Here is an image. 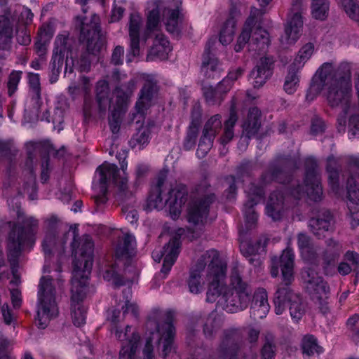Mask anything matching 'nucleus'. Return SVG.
Listing matches in <instances>:
<instances>
[{
    "mask_svg": "<svg viewBox=\"0 0 359 359\" xmlns=\"http://www.w3.org/2000/svg\"><path fill=\"white\" fill-rule=\"evenodd\" d=\"M306 177L304 185L306 190L302 189L298 184L296 189L291 191V195L298 199L306 195L311 200L318 201L321 199L323 189L320 185V179L318 175L317 163L313 158H308L305 162Z\"/></svg>",
    "mask_w": 359,
    "mask_h": 359,
    "instance_id": "2eb2a0df",
    "label": "nucleus"
},
{
    "mask_svg": "<svg viewBox=\"0 0 359 359\" xmlns=\"http://www.w3.org/2000/svg\"><path fill=\"white\" fill-rule=\"evenodd\" d=\"M62 285L60 280H55L49 276H43L40 279L35 318V323L39 328H46L50 321L57 316L55 293L57 288H60Z\"/></svg>",
    "mask_w": 359,
    "mask_h": 359,
    "instance_id": "423d86ee",
    "label": "nucleus"
},
{
    "mask_svg": "<svg viewBox=\"0 0 359 359\" xmlns=\"http://www.w3.org/2000/svg\"><path fill=\"white\" fill-rule=\"evenodd\" d=\"M157 92L156 83L151 79H146L140 90L138 100L135 104L137 113L141 116L151 105V102Z\"/></svg>",
    "mask_w": 359,
    "mask_h": 359,
    "instance_id": "473e14b6",
    "label": "nucleus"
},
{
    "mask_svg": "<svg viewBox=\"0 0 359 359\" xmlns=\"http://www.w3.org/2000/svg\"><path fill=\"white\" fill-rule=\"evenodd\" d=\"M305 287L312 301L318 306L320 312L327 315L330 312L328 299L330 288L323 277L313 270L308 269L304 275Z\"/></svg>",
    "mask_w": 359,
    "mask_h": 359,
    "instance_id": "4468645a",
    "label": "nucleus"
},
{
    "mask_svg": "<svg viewBox=\"0 0 359 359\" xmlns=\"http://www.w3.org/2000/svg\"><path fill=\"white\" fill-rule=\"evenodd\" d=\"M1 313L6 324L10 325L15 319V314L9 309V306L5 304L1 307Z\"/></svg>",
    "mask_w": 359,
    "mask_h": 359,
    "instance_id": "0e129e2a",
    "label": "nucleus"
},
{
    "mask_svg": "<svg viewBox=\"0 0 359 359\" xmlns=\"http://www.w3.org/2000/svg\"><path fill=\"white\" fill-rule=\"evenodd\" d=\"M96 100L100 109L105 111L111 104V93L109 83L106 80L98 81L96 84Z\"/></svg>",
    "mask_w": 359,
    "mask_h": 359,
    "instance_id": "a19ab883",
    "label": "nucleus"
},
{
    "mask_svg": "<svg viewBox=\"0 0 359 359\" xmlns=\"http://www.w3.org/2000/svg\"><path fill=\"white\" fill-rule=\"evenodd\" d=\"M239 341L240 335L236 330L224 332L217 349L218 359H256V353L251 349L245 352L243 355L238 357L240 354Z\"/></svg>",
    "mask_w": 359,
    "mask_h": 359,
    "instance_id": "6ab92c4d",
    "label": "nucleus"
},
{
    "mask_svg": "<svg viewBox=\"0 0 359 359\" xmlns=\"http://www.w3.org/2000/svg\"><path fill=\"white\" fill-rule=\"evenodd\" d=\"M98 175V187L101 192H107V187L109 182H113L118 187L121 191H124L128 187V179L126 177L120 176V170L118 167L108 162L103 163L96 170Z\"/></svg>",
    "mask_w": 359,
    "mask_h": 359,
    "instance_id": "aec40b11",
    "label": "nucleus"
},
{
    "mask_svg": "<svg viewBox=\"0 0 359 359\" xmlns=\"http://www.w3.org/2000/svg\"><path fill=\"white\" fill-rule=\"evenodd\" d=\"M69 237V233H65L59 238L55 231H47L42 243L43 250L46 258L50 257L51 253L57 251H63Z\"/></svg>",
    "mask_w": 359,
    "mask_h": 359,
    "instance_id": "72a5a7b5",
    "label": "nucleus"
},
{
    "mask_svg": "<svg viewBox=\"0 0 359 359\" xmlns=\"http://www.w3.org/2000/svg\"><path fill=\"white\" fill-rule=\"evenodd\" d=\"M122 309L123 310V314L120 315V320L118 322V327L119 330H122L120 326V323L123 320L124 316L127 313H130L134 317H137L138 315V306L136 305V304L130 302L129 300H126L124 305L121 306ZM119 312L121 313V311L119 310H112L111 311H109L108 316H107V321L110 323V321L109 320V317L111 316L113 312Z\"/></svg>",
    "mask_w": 359,
    "mask_h": 359,
    "instance_id": "5fc2aeb1",
    "label": "nucleus"
},
{
    "mask_svg": "<svg viewBox=\"0 0 359 359\" xmlns=\"http://www.w3.org/2000/svg\"><path fill=\"white\" fill-rule=\"evenodd\" d=\"M262 10L255 7L251 8L249 17L243 25L235 45V50L240 52L252 36V41L257 45L259 50H264L270 43L269 33L259 25V18L262 15Z\"/></svg>",
    "mask_w": 359,
    "mask_h": 359,
    "instance_id": "1a4fd4ad",
    "label": "nucleus"
},
{
    "mask_svg": "<svg viewBox=\"0 0 359 359\" xmlns=\"http://www.w3.org/2000/svg\"><path fill=\"white\" fill-rule=\"evenodd\" d=\"M76 243L77 241L74 238L72 244V253L75 257L73 260L72 278H74V271L77 270L81 271V274L86 275V281H88L93 264V242L89 236L85 235L80 240L77 247Z\"/></svg>",
    "mask_w": 359,
    "mask_h": 359,
    "instance_id": "dca6fc26",
    "label": "nucleus"
},
{
    "mask_svg": "<svg viewBox=\"0 0 359 359\" xmlns=\"http://www.w3.org/2000/svg\"><path fill=\"white\" fill-rule=\"evenodd\" d=\"M142 18L138 13L130 15L128 22V34L130 38V48L133 56L140 54V29L142 27Z\"/></svg>",
    "mask_w": 359,
    "mask_h": 359,
    "instance_id": "2f4dec72",
    "label": "nucleus"
},
{
    "mask_svg": "<svg viewBox=\"0 0 359 359\" xmlns=\"http://www.w3.org/2000/svg\"><path fill=\"white\" fill-rule=\"evenodd\" d=\"M18 223L8 222L6 226L9 232L7 238V249L8 257L15 259L26 246H32L35 241L34 236L39 226V221L32 216L21 218L18 215Z\"/></svg>",
    "mask_w": 359,
    "mask_h": 359,
    "instance_id": "39448f33",
    "label": "nucleus"
},
{
    "mask_svg": "<svg viewBox=\"0 0 359 359\" xmlns=\"http://www.w3.org/2000/svg\"><path fill=\"white\" fill-rule=\"evenodd\" d=\"M65 54L57 53L53 51L50 62L51 72L53 76H57L63 65Z\"/></svg>",
    "mask_w": 359,
    "mask_h": 359,
    "instance_id": "4d7b16f0",
    "label": "nucleus"
},
{
    "mask_svg": "<svg viewBox=\"0 0 359 359\" xmlns=\"http://www.w3.org/2000/svg\"><path fill=\"white\" fill-rule=\"evenodd\" d=\"M68 36L65 34L58 35L55 41L54 52L57 53L67 54V59L65 62V73H72L74 67V62L72 58H68V47H67Z\"/></svg>",
    "mask_w": 359,
    "mask_h": 359,
    "instance_id": "37998d69",
    "label": "nucleus"
},
{
    "mask_svg": "<svg viewBox=\"0 0 359 359\" xmlns=\"http://www.w3.org/2000/svg\"><path fill=\"white\" fill-rule=\"evenodd\" d=\"M180 238L175 236L164 246L163 252L154 250L152 252V257L155 262H159L162 257H164L161 270V273L163 274V278H165L175 264L180 252Z\"/></svg>",
    "mask_w": 359,
    "mask_h": 359,
    "instance_id": "4be33fe9",
    "label": "nucleus"
},
{
    "mask_svg": "<svg viewBox=\"0 0 359 359\" xmlns=\"http://www.w3.org/2000/svg\"><path fill=\"white\" fill-rule=\"evenodd\" d=\"M45 147L41 142H29L26 145L27 160L26 161V166L27 167L28 175L26 181L23 184V191L25 194H27L31 199L35 198L36 192V185L35 176L33 173V159L36 154L41 151L42 148Z\"/></svg>",
    "mask_w": 359,
    "mask_h": 359,
    "instance_id": "393cba45",
    "label": "nucleus"
},
{
    "mask_svg": "<svg viewBox=\"0 0 359 359\" xmlns=\"http://www.w3.org/2000/svg\"><path fill=\"white\" fill-rule=\"evenodd\" d=\"M236 10H231L229 18L222 25L219 32V41L223 44H229L233 41L236 24V17L238 15Z\"/></svg>",
    "mask_w": 359,
    "mask_h": 359,
    "instance_id": "4c0bfd02",
    "label": "nucleus"
},
{
    "mask_svg": "<svg viewBox=\"0 0 359 359\" xmlns=\"http://www.w3.org/2000/svg\"><path fill=\"white\" fill-rule=\"evenodd\" d=\"M86 276L76 270L72 278L71 288V316L76 326H81L86 323V308L83 302L86 294Z\"/></svg>",
    "mask_w": 359,
    "mask_h": 359,
    "instance_id": "ddd939ff",
    "label": "nucleus"
},
{
    "mask_svg": "<svg viewBox=\"0 0 359 359\" xmlns=\"http://www.w3.org/2000/svg\"><path fill=\"white\" fill-rule=\"evenodd\" d=\"M136 242L135 237L129 233L123 235L118 240L115 248L116 256L118 258L129 257L134 255Z\"/></svg>",
    "mask_w": 359,
    "mask_h": 359,
    "instance_id": "e433bc0d",
    "label": "nucleus"
},
{
    "mask_svg": "<svg viewBox=\"0 0 359 359\" xmlns=\"http://www.w3.org/2000/svg\"><path fill=\"white\" fill-rule=\"evenodd\" d=\"M314 53V44L311 42L304 44L299 50L293 62L290 66L297 70L304 67L305 63L311 58Z\"/></svg>",
    "mask_w": 359,
    "mask_h": 359,
    "instance_id": "c03bdc74",
    "label": "nucleus"
},
{
    "mask_svg": "<svg viewBox=\"0 0 359 359\" xmlns=\"http://www.w3.org/2000/svg\"><path fill=\"white\" fill-rule=\"evenodd\" d=\"M126 77V74L121 73L117 69L114 71L111 76L112 80L117 83L115 88V94L116 95L118 107L126 104L136 87V81L133 79L126 83H121Z\"/></svg>",
    "mask_w": 359,
    "mask_h": 359,
    "instance_id": "bb28decb",
    "label": "nucleus"
},
{
    "mask_svg": "<svg viewBox=\"0 0 359 359\" xmlns=\"http://www.w3.org/2000/svg\"><path fill=\"white\" fill-rule=\"evenodd\" d=\"M222 128V117L219 114L211 116L205 123L201 138L197 154L205 156L211 149L213 141Z\"/></svg>",
    "mask_w": 359,
    "mask_h": 359,
    "instance_id": "b1692460",
    "label": "nucleus"
},
{
    "mask_svg": "<svg viewBox=\"0 0 359 359\" xmlns=\"http://www.w3.org/2000/svg\"><path fill=\"white\" fill-rule=\"evenodd\" d=\"M154 128L155 124L153 122H149L146 126H142L130 140L132 147L138 149H143L149 142L151 135Z\"/></svg>",
    "mask_w": 359,
    "mask_h": 359,
    "instance_id": "ea45409f",
    "label": "nucleus"
},
{
    "mask_svg": "<svg viewBox=\"0 0 359 359\" xmlns=\"http://www.w3.org/2000/svg\"><path fill=\"white\" fill-rule=\"evenodd\" d=\"M165 180V173L158 176L156 184L151 187L145 209L147 211L161 210L168 205L171 217L175 219L180 216L182 205L187 201V189L183 184H175L163 196L162 194L166 189Z\"/></svg>",
    "mask_w": 359,
    "mask_h": 359,
    "instance_id": "20e7f679",
    "label": "nucleus"
},
{
    "mask_svg": "<svg viewBox=\"0 0 359 359\" xmlns=\"http://www.w3.org/2000/svg\"><path fill=\"white\" fill-rule=\"evenodd\" d=\"M359 321V315L354 314L347 320V327L353 332L352 337L355 341H359V324L357 327V323Z\"/></svg>",
    "mask_w": 359,
    "mask_h": 359,
    "instance_id": "052dcab7",
    "label": "nucleus"
},
{
    "mask_svg": "<svg viewBox=\"0 0 359 359\" xmlns=\"http://www.w3.org/2000/svg\"><path fill=\"white\" fill-rule=\"evenodd\" d=\"M329 11V2L327 0H312L311 14L312 16L320 20L327 18Z\"/></svg>",
    "mask_w": 359,
    "mask_h": 359,
    "instance_id": "de8ad7c7",
    "label": "nucleus"
},
{
    "mask_svg": "<svg viewBox=\"0 0 359 359\" xmlns=\"http://www.w3.org/2000/svg\"><path fill=\"white\" fill-rule=\"evenodd\" d=\"M155 36L154 44L151 48L150 56L160 60H166L172 48L169 41L160 32V11L158 8L150 11L147 15L146 27L142 35V40L146 41L151 36Z\"/></svg>",
    "mask_w": 359,
    "mask_h": 359,
    "instance_id": "9d476101",
    "label": "nucleus"
},
{
    "mask_svg": "<svg viewBox=\"0 0 359 359\" xmlns=\"http://www.w3.org/2000/svg\"><path fill=\"white\" fill-rule=\"evenodd\" d=\"M250 306V315L255 319L266 317L270 310L268 295L265 289L258 288L254 293Z\"/></svg>",
    "mask_w": 359,
    "mask_h": 359,
    "instance_id": "7c9ffc66",
    "label": "nucleus"
},
{
    "mask_svg": "<svg viewBox=\"0 0 359 359\" xmlns=\"http://www.w3.org/2000/svg\"><path fill=\"white\" fill-rule=\"evenodd\" d=\"M274 346L271 343H266L262 350V359H273Z\"/></svg>",
    "mask_w": 359,
    "mask_h": 359,
    "instance_id": "774afa93",
    "label": "nucleus"
},
{
    "mask_svg": "<svg viewBox=\"0 0 359 359\" xmlns=\"http://www.w3.org/2000/svg\"><path fill=\"white\" fill-rule=\"evenodd\" d=\"M342 246L337 241L332 238H330L326 241V250L324 254V258L325 260H335L341 252Z\"/></svg>",
    "mask_w": 359,
    "mask_h": 359,
    "instance_id": "603ef678",
    "label": "nucleus"
},
{
    "mask_svg": "<svg viewBox=\"0 0 359 359\" xmlns=\"http://www.w3.org/2000/svg\"><path fill=\"white\" fill-rule=\"evenodd\" d=\"M220 321L215 316H210L204 325L203 332L207 338H212L220 327Z\"/></svg>",
    "mask_w": 359,
    "mask_h": 359,
    "instance_id": "6e6d98bb",
    "label": "nucleus"
},
{
    "mask_svg": "<svg viewBox=\"0 0 359 359\" xmlns=\"http://www.w3.org/2000/svg\"><path fill=\"white\" fill-rule=\"evenodd\" d=\"M302 10V0H294L285 27V32L280 39L283 48H287L299 39L303 27Z\"/></svg>",
    "mask_w": 359,
    "mask_h": 359,
    "instance_id": "f3484780",
    "label": "nucleus"
},
{
    "mask_svg": "<svg viewBox=\"0 0 359 359\" xmlns=\"http://www.w3.org/2000/svg\"><path fill=\"white\" fill-rule=\"evenodd\" d=\"M196 194L192 196L187 208V221L194 225L203 224L207 219L209 206L214 201L215 196L202 190L196 189Z\"/></svg>",
    "mask_w": 359,
    "mask_h": 359,
    "instance_id": "a211bd4d",
    "label": "nucleus"
},
{
    "mask_svg": "<svg viewBox=\"0 0 359 359\" xmlns=\"http://www.w3.org/2000/svg\"><path fill=\"white\" fill-rule=\"evenodd\" d=\"M22 72L20 71H13L8 78V95L12 96V95L15 92L18 88V85L21 79Z\"/></svg>",
    "mask_w": 359,
    "mask_h": 359,
    "instance_id": "13d9d810",
    "label": "nucleus"
},
{
    "mask_svg": "<svg viewBox=\"0 0 359 359\" xmlns=\"http://www.w3.org/2000/svg\"><path fill=\"white\" fill-rule=\"evenodd\" d=\"M76 26L80 29V41L85 44L87 51L95 55L103 46L101 37L100 18L96 14L90 17L79 15L76 18Z\"/></svg>",
    "mask_w": 359,
    "mask_h": 359,
    "instance_id": "f8f14e48",
    "label": "nucleus"
},
{
    "mask_svg": "<svg viewBox=\"0 0 359 359\" xmlns=\"http://www.w3.org/2000/svg\"><path fill=\"white\" fill-rule=\"evenodd\" d=\"M124 105L125 104L118 107V105L117 104V109L111 113V116L109 118V126L113 133H116L119 130L121 123L120 111Z\"/></svg>",
    "mask_w": 359,
    "mask_h": 359,
    "instance_id": "bf43d9fd",
    "label": "nucleus"
},
{
    "mask_svg": "<svg viewBox=\"0 0 359 359\" xmlns=\"http://www.w3.org/2000/svg\"><path fill=\"white\" fill-rule=\"evenodd\" d=\"M10 342L4 336H0V359H9L8 356V348Z\"/></svg>",
    "mask_w": 359,
    "mask_h": 359,
    "instance_id": "338daca9",
    "label": "nucleus"
},
{
    "mask_svg": "<svg viewBox=\"0 0 359 359\" xmlns=\"http://www.w3.org/2000/svg\"><path fill=\"white\" fill-rule=\"evenodd\" d=\"M347 15L355 21H359V4L354 0H339Z\"/></svg>",
    "mask_w": 359,
    "mask_h": 359,
    "instance_id": "864d4df0",
    "label": "nucleus"
},
{
    "mask_svg": "<svg viewBox=\"0 0 359 359\" xmlns=\"http://www.w3.org/2000/svg\"><path fill=\"white\" fill-rule=\"evenodd\" d=\"M207 252L208 251L201 255L190 271L187 284L190 292L193 294H198L203 290L205 279L208 282V288H210L212 280L208 279V274L211 262L208 259L204 258Z\"/></svg>",
    "mask_w": 359,
    "mask_h": 359,
    "instance_id": "412c9836",
    "label": "nucleus"
},
{
    "mask_svg": "<svg viewBox=\"0 0 359 359\" xmlns=\"http://www.w3.org/2000/svg\"><path fill=\"white\" fill-rule=\"evenodd\" d=\"M119 312H113L109 317L110 331L121 344L119 359H135V355L140 343V335L135 328L126 325L124 330H119Z\"/></svg>",
    "mask_w": 359,
    "mask_h": 359,
    "instance_id": "9b49d317",
    "label": "nucleus"
},
{
    "mask_svg": "<svg viewBox=\"0 0 359 359\" xmlns=\"http://www.w3.org/2000/svg\"><path fill=\"white\" fill-rule=\"evenodd\" d=\"M351 166L353 173L347 182V206L352 215L359 211V158H350Z\"/></svg>",
    "mask_w": 359,
    "mask_h": 359,
    "instance_id": "5701e85b",
    "label": "nucleus"
},
{
    "mask_svg": "<svg viewBox=\"0 0 359 359\" xmlns=\"http://www.w3.org/2000/svg\"><path fill=\"white\" fill-rule=\"evenodd\" d=\"M238 121L236 111V101L233 98L229 118L224 122V133L220 139L222 144L229 143L234 136L233 128Z\"/></svg>",
    "mask_w": 359,
    "mask_h": 359,
    "instance_id": "79ce46f5",
    "label": "nucleus"
},
{
    "mask_svg": "<svg viewBox=\"0 0 359 359\" xmlns=\"http://www.w3.org/2000/svg\"><path fill=\"white\" fill-rule=\"evenodd\" d=\"M215 41L210 40L205 48L203 55V62L201 72L207 79H215L219 76L222 72L221 64L218 59L210 53V47L213 45Z\"/></svg>",
    "mask_w": 359,
    "mask_h": 359,
    "instance_id": "c85d7f7f",
    "label": "nucleus"
},
{
    "mask_svg": "<svg viewBox=\"0 0 359 359\" xmlns=\"http://www.w3.org/2000/svg\"><path fill=\"white\" fill-rule=\"evenodd\" d=\"M124 55V48L123 46H117L112 52L111 62L115 65L123 63Z\"/></svg>",
    "mask_w": 359,
    "mask_h": 359,
    "instance_id": "e2e57ef3",
    "label": "nucleus"
},
{
    "mask_svg": "<svg viewBox=\"0 0 359 359\" xmlns=\"http://www.w3.org/2000/svg\"><path fill=\"white\" fill-rule=\"evenodd\" d=\"M297 244L302 257L306 260L315 258V254L312 252L311 238L305 233H301L297 236Z\"/></svg>",
    "mask_w": 359,
    "mask_h": 359,
    "instance_id": "09e8293b",
    "label": "nucleus"
},
{
    "mask_svg": "<svg viewBox=\"0 0 359 359\" xmlns=\"http://www.w3.org/2000/svg\"><path fill=\"white\" fill-rule=\"evenodd\" d=\"M302 348L304 355L312 356L315 354H320L323 349L318 344L316 338L311 335H305L302 341Z\"/></svg>",
    "mask_w": 359,
    "mask_h": 359,
    "instance_id": "a18cd8bd",
    "label": "nucleus"
},
{
    "mask_svg": "<svg viewBox=\"0 0 359 359\" xmlns=\"http://www.w3.org/2000/svg\"><path fill=\"white\" fill-rule=\"evenodd\" d=\"M13 36V26L10 19L0 16V49L8 50L11 46Z\"/></svg>",
    "mask_w": 359,
    "mask_h": 359,
    "instance_id": "58836bf2",
    "label": "nucleus"
},
{
    "mask_svg": "<svg viewBox=\"0 0 359 359\" xmlns=\"http://www.w3.org/2000/svg\"><path fill=\"white\" fill-rule=\"evenodd\" d=\"M180 4L181 2L175 5L169 4L163 11L162 20L167 31L172 34H178L181 30L183 15Z\"/></svg>",
    "mask_w": 359,
    "mask_h": 359,
    "instance_id": "cd10ccee",
    "label": "nucleus"
},
{
    "mask_svg": "<svg viewBox=\"0 0 359 359\" xmlns=\"http://www.w3.org/2000/svg\"><path fill=\"white\" fill-rule=\"evenodd\" d=\"M261 111L257 107H252L249 109L248 116L243 123V133L248 140L255 137L261 126Z\"/></svg>",
    "mask_w": 359,
    "mask_h": 359,
    "instance_id": "f704fd0d",
    "label": "nucleus"
},
{
    "mask_svg": "<svg viewBox=\"0 0 359 359\" xmlns=\"http://www.w3.org/2000/svg\"><path fill=\"white\" fill-rule=\"evenodd\" d=\"M103 278L107 281H112L115 285H122L121 278L114 266H109L105 269L103 273Z\"/></svg>",
    "mask_w": 359,
    "mask_h": 359,
    "instance_id": "680f3d73",
    "label": "nucleus"
},
{
    "mask_svg": "<svg viewBox=\"0 0 359 359\" xmlns=\"http://www.w3.org/2000/svg\"><path fill=\"white\" fill-rule=\"evenodd\" d=\"M34 48L36 54L41 58V61L44 60V57L47 51V43L45 41H42L41 39L37 40L35 42Z\"/></svg>",
    "mask_w": 359,
    "mask_h": 359,
    "instance_id": "69168bd1",
    "label": "nucleus"
},
{
    "mask_svg": "<svg viewBox=\"0 0 359 359\" xmlns=\"http://www.w3.org/2000/svg\"><path fill=\"white\" fill-rule=\"evenodd\" d=\"M294 252L291 249L287 248L283 250L281 256L278 258L274 257L271 259V274L276 277L280 268L283 280L284 283L280 284L275 294L274 304L275 312L280 315L289 306V310L292 318L298 321L305 312V308L301 297L292 292L289 285L294 280Z\"/></svg>",
    "mask_w": 359,
    "mask_h": 359,
    "instance_id": "7ed1b4c3",
    "label": "nucleus"
},
{
    "mask_svg": "<svg viewBox=\"0 0 359 359\" xmlns=\"http://www.w3.org/2000/svg\"><path fill=\"white\" fill-rule=\"evenodd\" d=\"M296 68L290 66V70L285 76L283 89L289 95L294 94L299 85V76Z\"/></svg>",
    "mask_w": 359,
    "mask_h": 359,
    "instance_id": "49530a36",
    "label": "nucleus"
},
{
    "mask_svg": "<svg viewBox=\"0 0 359 359\" xmlns=\"http://www.w3.org/2000/svg\"><path fill=\"white\" fill-rule=\"evenodd\" d=\"M273 60L271 57H262L250 74L254 88H259L266 82L273 73Z\"/></svg>",
    "mask_w": 359,
    "mask_h": 359,
    "instance_id": "a878e982",
    "label": "nucleus"
},
{
    "mask_svg": "<svg viewBox=\"0 0 359 359\" xmlns=\"http://www.w3.org/2000/svg\"><path fill=\"white\" fill-rule=\"evenodd\" d=\"M278 181L280 184L290 182V177L283 170L277 168H271L264 173L261 177V185L259 187L251 184L245 188L247 194L248 201L244 204L243 213L248 228H252L257 221L258 215L254 206L262 199L264 190L263 187L272 181Z\"/></svg>",
    "mask_w": 359,
    "mask_h": 359,
    "instance_id": "0eeeda50",
    "label": "nucleus"
},
{
    "mask_svg": "<svg viewBox=\"0 0 359 359\" xmlns=\"http://www.w3.org/2000/svg\"><path fill=\"white\" fill-rule=\"evenodd\" d=\"M333 217L329 210H323L316 217L309 222V227L311 233L320 238L325 237V233L333 229Z\"/></svg>",
    "mask_w": 359,
    "mask_h": 359,
    "instance_id": "c756f323",
    "label": "nucleus"
},
{
    "mask_svg": "<svg viewBox=\"0 0 359 359\" xmlns=\"http://www.w3.org/2000/svg\"><path fill=\"white\" fill-rule=\"evenodd\" d=\"M327 172L328 173L329 182L332 186V188L334 189L338 186L339 160L333 156H331L327 158Z\"/></svg>",
    "mask_w": 359,
    "mask_h": 359,
    "instance_id": "8fccbe9b",
    "label": "nucleus"
},
{
    "mask_svg": "<svg viewBox=\"0 0 359 359\" xmlns=\"http://www.w3.org/2000/svg\"><path fill=\"white\" fill-rule=\"evenodd\" d=\"M156 328L154 332H151L146 341L143 349L142 359H154L153 354L154 344L161 347L162 356L166 358L175 353L173 347V338L175 336V327L170 322H165L162 324L156 323L154 320L149 319L147 323V327Z\"/></svg>",
    "mask_w": 359,
    "mask_h": 359,
    "instance_id": "6e6552de",
    "label": "nucleus"
},
{
    "mask_svg": "<svg viewBox=\"0 0 359 359\" xmlns=\"http://www.w3.org/2000/svg\"><path fill=\"white\" fill-rule=\"evenodd\" d=\"M204 258L211 262L208 277L212 280L207 292L206 301H217V304L229 313L245 309L252 299L251 285L243 280L237 271H233L230 277L229 285L224 287L222 283L226 276V262L219 258L218 252L212 249L208 250Z\"/></svg>",
    "mask_w": 359,
    "mask_h": 359,
    "instance_id": "f257e3e1",
    "label": "nucleus"
},
{
    "mask_svg": "<svg viewBox=\"0 0 359 359\" xmlns=\"http://www.w3.org/2000/svg\"><path fill=\"white\" fill-rule=\"evenodd\" d=\"M202 90L205 101L210 105L219 104L224 100L217 87L204 86Z\"/></svg>",
    "mask_w": 359,
    "mask_h": 359,
    "instance_id": "3c124183",
    "label": "nucleus"
},
{
    "mask_svg": "<svg viewBox=\"0 0 359 359\" xmlns=\"http://www.w3.org/2000/svg\"><path fill=\"white\" fill-rule=\"evenodd\" d=\"M351 72L346 63L336 65L325 62L313 78L306 99L313 100L321 91L323 92L332 107H340L347 114L353 111L350 105Z\"/></svg>",
    "mask_w": 359,
    "mask_h": 359,
    "instance_id": "f03ea898",
    "label": "nucleus"
},
{
    "mask_svg": "<svg viewBox=\"0 0 359 359\" xmlns=\"http://www.w3.org/2000/svg\"><path fill=\"white\" fill-rule=\"evenodd\" d=\"M284 199L285 197L280 191H273L270 194L266 203V212L273 220H278L281 218L283 211Z\"/></svg>",
    "mask_w": 359,
    "mask_h": 359,
    "instance_id": "c9c22d12",
    "label": "nucleus"
}]
</instances>
